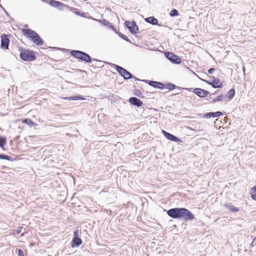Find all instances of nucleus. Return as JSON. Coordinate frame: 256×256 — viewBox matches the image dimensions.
Instances as JSON below:
<instances>
[{"mask_svg": "<svg viewBox=\"0 0 256 256\" xmlns=\"http://www.w3.org/2000/svg\"><path fill=\"white\" fill-rule=\"evenodd\" d=\"M144 20L149 24H150L152 25H158L160 26L158 24V20L154 16H150L144 19Z\"/></svg>", "mask_w": 256, "mask_h": 256, "instance_id": "16", "label": "nucleus"}, {"mask_svg": "<svg viewBox=\"0 0 256 256\" xmlns=\"http://www.w3.org/2000/svg\"><path fill=\"white\" fill-rule=\"evenodd\" d=\"M254 242H255V244H256V237L253 240Z\"/></svg>", "mask_w": 256, "mask_h": 256, "instance_id": "36", "label": "nucleus"}, {"mask_svg": "<svg viewBox=\"0 0 256 256\" xmlns=\"http://www.w3.org/2000/svg\"><path fill=\"white\" fill-rule=\"evenodd\" d=\"M134 78V79L135 80H140V79H138V78H136V76H133V78Z\"/></svg>", "mask_w": 256, "mask_h": 256, "instance_id": "34", "label": "nucleus"}, {"mask_svg": "<svg viewBox=\"0 0 256 256\" xmlns=\"http://www.w3.org/2000/svg\"><path fill=\"white\" fill-rule=\"evenodd\" d=\"M72 56L80 60L86 62H90L92 61L91 57L88 54L78 50H72L70 52Z\"/></svg>", "mask_w": 256, "mask_h": 256, "instance_id": "3", "label": "nucleus"}, {"mask_svg": "<svg viewBox=\"0 0 256 256\" xmlns=\"http://www.w3.org/2000/svg\"><path fill=\"white\" fill-rule=\"evenodd\" d=\"M6 144V138L4 136H0V147L4 149V147Z\"/></svg>", "mask_w": 256, "mask_h": 256, "instance_id": "21", "label": "nucleus"}, {"mask_svg": "<svg viewBox=\"0 0 256 256\" xmlns=\"http://www.w3.org/2000/svg\"><path fill=\"white\" fill-rule=\"evenodd\" d=\"M251 197L253 200H256V185L252 188L251 192Z\"/></svg>", "mask_w": 256, "mask_h": 256, "instance_id": "25", "label": "nucleus"}, {"mask_svg": "<svg viewBox=\"0 0 256 256\" xmlns=\"http://www.w3.org/2000/svg\"><path fill=\"white\" fill-rule=\"evenodd\" d=\"M235 94V90L234 89L232 88L226 94V96L228 98V99L230 100L232 99Z\"/></svg>", "mask_w": 256, "mask_h": 256, "instance_id": "20", "label": "nucleus"}, {"mask_svg": "<svg viewBox=\"0 0 256 256\" xmlns=\"http://www.w3.org/2000/svg\"><path fill=\"white\" fill-rule=\"evenodd\" d=\"M162 132L164 134V136L168 140L176 142H181L182 140L179 138H177L175 136L164 130H162Z\"/></svg>", "mask_w": 256, "mask_h": 256, "instance_id": "11", "label": "nucleus"}, {"mask_svg": "<svg viewBox=\"0 0 256 256\" xmlns=\"http://www.w3.org/2000/svg\"><path fill=\"white\" fill-rule=\"evenodd\" d=\"M242 70H243L244 72V71H245L244 67H243Z\"/></svg>", "mask_w": 256, "mask_h": 256, "instance_id": "38", "label": "nucleus"}, {"mask_svg": "<svg viewBox=\"0 0 256 256\" xmlns=\"http://www.w3.org/2000/svg\"><path fill=\"white\" fill-rule=\"evenodd\" d=\"M169 14L170 16L173 17L178 16L179 14V13L176 9H173L170 12Z\"/></svg>", "mask_w": 256, "mask_h": 256, "instance_id": "24", "label": "nucleus"}, {"mask_svg": "<svg viewBox=\"0 0 256 256\" xmlns=\"http://www.w3.org/2000/svg\"><path fill=\"white\" fill-rule=\"evenodd\" d=\"M79 232L78 230L74 232V238H79Z\"/></svg>", "mask_w": 256, "mask_h": 256, "instance_id": "33", "label": "nucleus"}, {"mask_svg": "<svg viewBox=\"0 0 256 256\" xmlns=\"http://www.w3.org/2000/svg\"><path fill=\"white\" fill-rule=\"evenodd\" d=\"M20 232V230H18V232Z\"/></svg>", "mask_w": 256, "mask_h": 256, "instance_id": "39", "label": "nucleus"}, {"mask_svg": "<svg viewBox=\"0 0 256 256\" xmlns=\"http://www.w3.org/2000/svg\"><path fill=\"white\" fill-rule=\"evenodd\" d=\"M22 33L28 39H30L37 46H42L43 40L40 36L34 30L30 29H23Z\"/></svg>", "mask_w": 256, "mask_h": 256, "instance_id": "2", "label": "nucleus"}, {"mask_svg": "<svg viewBox=\"0 0 256 256\" xmlns=\"http://www.w3.org/2000/svg\"><path fill=\"white\" fill-rule=\"evenodd\" d=\"M224 98V96H222V95L218 96L217 97H216V98L213 99V100H212V102L214 103L218 101H222V100H223Z\"/></svg>", "mask_w": 256, "mask_h": 256, "instance_id": "26", "label": "nucleus"}, {"mask_svg": "<svg viewBox=\"0 0 256 256\" xmlns=\"http://www.w3.org/2000/svg\"><path fill=\"white\" fill-rule=\"evenodd\" d=\"M212 82L208 81L206 80L200 79L202 81L206 82L208 84L212 86L214 88H221L222 87V82L218 78L212 76Z\"/></svg>", "mask_w": 256, "mask_h": 256, "instance_id": "7", "label": "nucleus"}, {"mask_svg": "<svg viewBox=\"0 0 256 256\" xmlns=\"http://www.w3.org/2000/svg\"><path fill=\"white\" fill-rule=\"evenodd\" d=\"M129 102L132 105L138 107L141 106L143 103L142 101L136 97H132L129 99Z\"/></svg>", "mask_w": 256, "mask_h": 256, "instance_id": "14", "label": "nucleus"}, {"mask_svg": "<svg viewBox=\"0 0 256 256\" xmlns=\"http://www.w3.org/2000/svg\"><path fill=\"white\" fill-rule=\"evenodd\" d=\"M215 71V69L214 68H210L208 70V72L209 74H212L213 72Z\"/></svg>", "mask_w": 256, "mask_h": 256, "instance_id": "32", "label": "nucleus"}, {"mask_svg": "<svg viewBox=\"0 0 256 256\" xmlns=\"http://www.w3.org/2000/svg\"><path fill=\"white\" fill-rule=\"evenodd\" d=\"M193 92L200 98H204L210 94L209 92L200 88L194 89Z\"/></svg>", "mask_w": 256, "mask_h": 256, "instance_id": "13", "label": "nucleus"}, {"mask_svg": "<svg viewBox=\"0 0 256 256\" xmlns=\"http://www.w3.org/2000/svg\"><path fill=\"white\" fill-rule=\"evenodd\" d=\"M167 214L175 219L183 218L184 220H192L195 218L194 215L186 208H172L167 210Z\"/></svg>", "mask_w": 256, "mask_h": 256, "instance_id": "1", "label": "nucleus"}, {"mask_svg": "<svg viewBox=\"0 0 256 256\" xmlns=\"http://www.w3.org/2000/svg\"><path fill=\"white\" fill-rule=\"evenodd\" d=\"M168 88L169 90H172L174 89L176 86L172 83H168L166 85H165V87Z\"/></svg>", "mask_w": 256, "mask_h": 256, "instance_id": "28", "label": "nucleus"}, {"mask_svg": "<svg viewBox=\"0 0 256 256\" xmlns=\"http://www.w3.org/2000/svg\"><path fill=\"white\" fill-rule=\"evenodd\" d=\"M82 244V240L80 238H74L72 242V246L75 248L78 246Z\"/></svg>", "mask_w": 256, "mask_h": 256, "instance_id": "18", "label": "nucleus"}, {"mask_svg": "<svg viewBox=\"0 0 256 256\" xmlns=\"http://www.w3.org/2000/svg\"><path fill=\"white\" fill-rule=\"evenodd\" d=\"M20 232V230H18V232Z\"/></svg>", "mask_w": 256, "mask_h": 256, "instance_id": "40", "label": "nucleus"}, {"mask_svg": "<svg viewBox=\"0 0 256 256\" xmlns=\"http://www.w3.org/2000/svg\"><path fill=\"white\" fill-rule=\"evenodd\" d=\"M10 44V40L8 36L6 34H2L1 36V47L4 49H8Z\"/></svg>", "mask_w": 256, "mask_h": 256, "instance_id": "12", "label": "nucleus"}, {"mask_svg": "<svg viewBox=\"0 0 256 256\" xmlns=\"http://www.w3.org/2000/svg\"><path fill=\"white\" fill-rule=\"evenodd\" d=\"M165 56L173 64H179L181 62V59L178 56L172 52H166Z\"/></svg>", "mask_w": 256, "mask_h": 256, "instance_id": "8", "label": "nucleus"}, {"mask_svg": "<svg viewBox=\"0 0 256 256\" xmlns=\"http://www.w3.org/2000/svg\"><path fill=\"white\" fill-rule=\"evenodd\" d=\"M64 99L68 100H83L84 98H83L82 96H70V97H66L64 98Z\"/></svg>", "mask_w": 256, "mask_h": 256, "instance_id": "19", "label": "nucleus"}, {"mask_svg": "<svg viewBox=\"0 0 256 256\" xmlns=\"http://www.w3.org/2000/svg\"><path fill=\"white\" fill-rule=\"evenodd\" d=\"M255 244V242H254V240H252V242L251 244V246H254Z\"/></svg>", "mask_w": 256, "mask_h": 256, "instance_id": "35", "label": "nucleus"}, {"mask_svg": "<svg viewBox=\"0 0 256 256\" xmlns=\"http://www.w3.org/2000/svg\"><path fill=\"white\" fill-rule=\"evenodd\" d=\"M104 24L106 26H110L112 27V24L111 22H108V21H106V20H104Z\"/></svg>", "mask_w": 256, "mask_h": 256, "instance_id": "30", "label": "nucleus"}, {"mask_svg": "<svg viewBox=\"0 0 256 256\" xmlns=\"http://www.w3.org/2000/svg\"><path fill=\"white\" fill-rule=\"evenodd\" d=\"M114 67L116 70L122 76L124 77V80H128L132 78H133V76L132 74H130L129 72H128L124 68L118 65L114 64Z\"/></svg>", "mask_w": 256, "mask_h": 256, "instance_id": "6", "label": "nucleus"}, {"mask_svg": "<svg viewBox=\"0 0 256 256\" xmlns=\"http://www.w3.org/2000/svg\"><path fill=\"white\" fill-rule=\"evenodd\" d=\"M125 25L132 34H136L138 32V28L134 21H126Z\"/></svg>", "mask_w": 256, "mask_h": 256, "instance_id": "9", "label": "nucleus"}, {"mask_svg": "<svg viewBox=\"0 0 256 256\" xmlns=\"http://www.w3.org/2000/svg\"><path fill=\"white\" fill-rule=\"evenodd\" d=\"M134 94L135 96H138L140 98H144L143 96H142V93L141 92L140 90L138 89H135L134 90Z\"/></svg>", "mask_w": 256, "mask_h": 256, "instance_id": "27", "label": "nucleus"}, {"mask_svg": "<svg viewBox=\"0 0 256 256\" xmlns=\"http://www.w3.org/2000/svg\"><path fill=\"white\" fill-rule=\"evenodd\" d=\"M119 36L123 40H126L127 42H129L130 41L128 39V37L126 36H125L124 34L120 33Z\"/></svg>", "mask_w": 256, "mask_h": 256, "instance_id": "29", "label": "nucleus"}, {"mask_svg": "<svg viewBox=\"0 0 256 256\" xmlns=\"http://www.w3.org/2000/svg\"><path fill=\"white\" fill-rule=\"evenodd\" d=\"M76 14H79L80 12H76Z\"/></svg>", "mask_w": 256, "mask_h": 256, "instance_id": "37", "label": "nucleus"}, {"mask_svg": "<svg viewBox=\"0 0 256 256\" xmlns=\"http://www.w3.org/2000/svg\"><path fill=\"white\" fill-rule=\"evenodd\" d=\"M224 206L230 210L232 212H238L240 210V208L234 206L232 203L224 204Z\"/></svg>", "mask_w": 256, "mask_h": 256, "instance_id": "17", "label": "nucleus"}, {"mask_svg": "<svg viewBox=\"0 0 256 256\" xmlns=\"http://www.w3.org/2000/svg\"><path fill=\"white\" fill-rule=\"evenodd\" d=\"M23 122L27 124L30 127H32L34 126V122L30 118H26L23 120Z\"/></svg>", "mask_w": 256, "mask_h": 256, "instance_id": "23", "label": "nucleus"}, {"mask_svg": "<svg viewBox=\"0 0 256 256\" xmlns=\"http://www.w3.org/2000/svg\"><path fill=\"white\" fill-rule=\"evenodd\" d=\"M20 58L24 61H32L36 59L34 52L32 50L24 49L20 53Z\"/></svg>", "mask_w": 256, "mask_h": 256, "instance_id": "4", "label": "nucleus"}, {"mask_svg": "<svg viewBox=\"0 0 256 256\" xmlns=\"http://www.w3.org/2000/svg\"><path fill=\"white\" fill-rule=\"evenodd\" d=\"M18 256H24L23 250L21 249L18 250Z\"/></svg>", "mask_w": 256, "mask_h": 256, "instance_id": "31", "label": "nucleus"}, {"mask_svg": "<svg viewBox=\"0 0 256 256\" xmlns=\"http://www.w3.org/2000/svg\"><path fill=\"white\" fill-rule=\"evenodd\" d=\"M222 114V112L218 111L216 112H210L204 114V117L206 118H216Z\"/></svg>", "mask_w": 256, "mask_h": 256, "instance_id": "15", "label": "nucleus"}, {"mask_svg": "<svg viewBox=\"0 0 256 256\" xmlns=\"http://www.w3.org/2000/svg\"><path fill=\"white\" fill-rule=\"evenodd\" d=\"M0 159L8 160L10 161L12 160H13V158L12 157L4 154H0Z\"/></svg>", "mask_w": 256, "mask_h": 256, "instance_id": "22", "label": "nucleus"}, {"mask_svg": "<svg viewBox=\"0 0 256 256\" xmlns=\"http://www.w3.org/2000/svg\"><path fill=\"white\" fill-rule=\"evenodd\" d=\"M49 4L50 6L57 8L60 10H63L65 9H69L70 10H72V8L66 4L54 0H50L49 1Z\"/></svg>", "mask_w": 256, "mask_h": 256, "instance_id": "5", "label": "nucleus"}, {"mask_svg": "<svg viewBox=\"0 0 256 256\" xmlns=\"http://www.w3.org/2000/svg\"><path fill=\"white\" fill-rule=\"evenodd\" d=\"M142 81L146 82V84H148L150 86L155 88L163 89L165 88V84L160 82L154 80H142Z\"/></svg>", "mask_w": 256, "mask_h": 256, "instance_id": "10", "label": "nucleus"}]
</instances>
